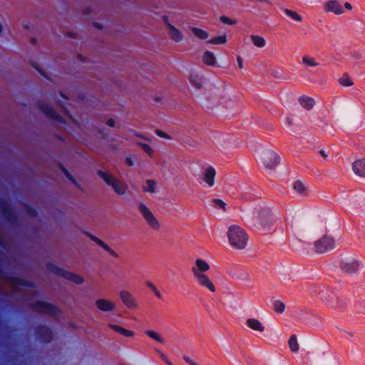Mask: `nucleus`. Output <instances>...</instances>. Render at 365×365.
<instances>
[{
    "instance_id": "obj_1",
    "label": "nucleus",
    "mask_w": 365,
    "mask_h": 365,
    "mask_svg": "<svg viewBox=\"0 0 365 365\" xmlns=\"http://www.w3.org/2000/svg\"><path fill=\"white\" fill-rule=\"evenodd\" d=\"M277 217L269 208H263L258 215L253 218L254 227L263 235H267L274 232V225Z\"/></svg>"
},
{
    "instance_id": "obj_2",
    "label": "nucleus",
    "mask_w": 365,
    "mask_h": 365,
    "mask_svg": "<svg viewBox=\"0 0 365 365\" xmlns=\"http://www.w3.org/2000/svg\"><path fill=\"white\" fill-rule=\"evenodd\" d=\"M248 235L241 227L230 225V245L237 250H243L248 242Z\"/></svg>"
},
{
    "instance_id": "obj_3",
    "label": "nucleus",
    "mask_w": 365,
    "mask_h": 365,
    "mask_svg": "<svg viewBox=\"0 0 365 365\" xmlns=\"http://www.w3.org/2000/svg\"><path fill=\"white\" fill-rule=\"evenodd\" d=\"M46 267L48 270L51 273L57 276L62 277L64 279H66L72 282H74L76 284H81L84 282V279L81 276L67 271L65 269L55 264L48 263Z\"/></svg>"
},
{
    "instance_id": "obj_4",
    "label": "nucleus",
    "mask_w": 365,
    "mask_h": 365,
    "mask_svg": "<svg viewBox=\"0 0 365 365\" xmlns=\"http://www.w3.org/2000/svg\"><path fill=\"white\" fill-rule=\"evenodd\" d=\"M30 307L38 314H46L51 317H56L60 312L57 306L41 300L31 303Z\"/></svg>"
},
{
    "instance_id": "obj_5",
    "label": "nucleus",
    "mask_w": 365,
    "mask_h": 365,
    "mask_svg": "<svg viewBox=\"0 0 365 365\" xmlns=\"http://www.w3.org/2000/svg\"><path fill=\"white\" fill-rule=\"evenodd\" d=\"M97 175L106 182L110 186L114 192L119 195H123L125 193V189L120 185V181L113 175L104 172L101 170L97 171Z\"/></svg>"
},
{
    "instance_id": "obj_6",
    "label": "nucleus",
    "mask_w": 365,
    "mask_h": 365,
    "mask_svg": "<svg viewBox=\"0 0 365 365\" xmlns=\"http://www.w3.org/2000/svg\"><path fill=\"white\" fill-rule=\"evenodd\" d=\"M0 210L4 218L6 221L9 222L15 227L20 225V220L18 215L9 205L8 202L4 198L0 199Z\"/></svg>"
},
{
    "instance_id": "obj_7",
    "label": "nucleus",
    "mask_w": 365,
    "mask_h": 365,
    "mask_svg": "<svg viewBox=\"0 0 365 365\" xmlns=\"http://www.w3.org/2000/svg\"><path fill=\"white\" fill-rule=\"evenodd\" d=\"M36 106L42 113H43L46 116L49 117L55 122L61 124L66 123L65 119L59 113H58L55 109L48 106L46 102L43 101H38L36 102Z\"/></svg>"
},
{
    "instance_id": "obj_8",
    "label": "nucleus",
    "mask_w": 365,
    "mask_h": 365,
    "mask_svg": "<svg viewBox=\"0 0 365 365\" xmlns=\"http://www.w3.org/2000/svg\"><path fill=\"white\" fill-rule=\"evenodd\" d=\"M261 160L265 168L273 170L279 164L280 158L273 150H264L261 153Z\"/></svg>"
},
{
    "instance_id": "obj_9",
    "label": "nucleus",
    "mask_w": 365,
    "mask_h": 365,
    "mask_svg": "<svg viewBox=\"0 0 365 365\" xmlns=\"http://www.w3.org/2000/svg\"><path fill=\"white\" fill-rule=\"evenodd\" d=\"M335 241L332 237L325 235L315 242L316 252L319 254H323L334 250Z\"/></svg>"
},
{
    "instance_id": "obj_10",
    "label": "nucleus",
    "mask_w": 365,
    "mask_h": 365,
    "mask_svg": "<svg viewBox=\"0 0 365 365\" xmlns=\"http://www.w3.org/2000/svg\"><path fill=\"white\" fill-rule=\"evenodd\" d=\"M37 339L42 343H49L52 341L53 334L50 327L44 324L38 325L35 329Z\"/></svg>"
},
{
    "instance_id": "obj_11",
    "label": "nucleus",
    "mask_w": 365,
    "mask_h": 365,
    "mask_svg": "<svg viewBox=\"0 0 365 365\" xmlns=\"http://www.w3.org/2000/svg\"><path fill=\"white\" fill-rule=\"evenodd\" d=\"M215 170L212 167H207L202 173V180L200 183L203 187H211L215 183Z\"/></svg>"
},
{
    "instance_id": "obj_12",
    "label": "nucleus",
    "mask_w": 365,
    "mask_h": 365,
    "mask_svg": "<svg viewBox=\"0 0 365 365\" xmlns=\"http://www.w3.org/2000/svg\"><path fill=\"white\" fill-rule=\"evenodd\" d=\"M209 264L203 259H197L195 265L192 267L191 270L194 277H198L205 274L210 269Z\"/></svg>"
},
{
    "instance_id": "obj_13",
    "label": "nucleus",
    "mask_w": 365,
    "mask_h": 365,
    "mask_svg": "<svg viewBox=\"0 0 365 365\" xmlns=\"http://www.w3.org/2000/svg\"><path fill=\"white\" fill-rule=\"evenodd\" d=\"M6 279L13 285L21 287L35 288L36 285L34 282L28 281L19 277L8 275Z\"/></svg>"
},
{
    "instance_id": "obj_14",
    "label": "nucleus",
    "mask_w": 365,
    "mask_h": 365,
    "mask_svg": "<svg viewBox=\"0 0 365 365\" xmlns=\"http://www.w3.org/2000/svg\"><path fill=\"white\" fill-rule=\"evenodd\" d=\"M341 269L347 274L355 273L359 267V262L355 259L344 260L341 262Z\"/></svg>"
},
{
    "instance_id": "obj_15",
    "label": "nucleus",
    "mask_w": 365,
    "mask_h": 365,
    "mask_svg": "<svg viewBox=\"0 0 365 365\" xmlns=\"http://www.w3.org/2000/svg\"><path fill=\"white\" fill-rule=\"evenodd\" d=\"M324 11L326 12H332L336 15H339L344 13L342 6L336 0H331L327 1L324 4Z\"/></svg>"
},
{
    "instance_id": "obj_16",
    "label": "nucleus",
    "mask_w": 365,
    "mask_h": 365,
    "mask_svg": "<svg viewBox=\"0 0 365 365\" xmlns=\"http://www.w3.org/2000/svg\"><path fill=\"white\" fill-rule=\"evenodd\" d=\"M194 278L200 286L207 289L211 292H215V287L207 274H201Z\"/></svg>"
},
{
    "instance_id": "obj_17",
    "label": "nucleus",
    "mask_w": 365,
    "mask_h": 365,
    "mask_svg": "<svg viewBox=\"0 0 365 365\" xmlns=\"http://www.w3.org/2000/svg\"><path fill=\"white\" fill-rule=\"evenodd\" d=\"M85 235L88 237L92 241L96 242L98 245L103 248L106 252L110 253L114 257H118V255L110 247L106 245L102 240L99 239L96 236L91 234L90 232H86Z\"/></svg>"
},
{
    "instance_id": "obj_18",
    "label": "nucleus",
    "mask_w": 365,
    "mask_h": 365,
    "mask_svg": "<svg viewBox=\"0 0 365 365\" xmlns=\"http://www.w3.org/2000/svg\"><path fill=\"white\" fill-rule=\"evenodd\" d=\"M120 299L124 304L129 309H136L138 304L133 296L128 291H121L120 293Z\"/></svg>"
},
{
    "instance_id": "obj_19",
    "label": "nucleus",
    "mask_w": 365,
    "mask_h": 365,
    "mask_svg": "<svg viewBox=\"0 0 365 365\" xmlns=\"http://www.w3.org/2000/svg\"><path fill=\"white\" fill-rule=\"evenodd\" d=\"M96 305L97 308L102 312H111L115 307L113 302L105 299H97L96 301Z\"/></svg>"
},
{
    "instance_id": "obj_20",
    "label": "nucleus",
    "mask_w": 365,
    "mask_h": 365,
    "mask_svg": "<svg viewBox=\"0 0 365 365\" xmlns=\"http://www.w3.org/2000/svg\"><path fill=\"white\" fill-rule=\"evenodd\" d=\"M352 170L356 175L365 178V159L355 160L352 164Z\"/></svg>"
},
{
    "instance_id": "obj_21",
    "label": "nucleus",
    "mask_w": 365,
    "mask_h": 365,
    "mask_svg": "<svg viewBox=\"0 0 365 365\" xmlns=\"http://www.w3.org/2000/svg\"><path fill=\"white\" fill-rule=\"evenodd\" d=\"M247 326L254 331L262 332L264 330V326L257 319L250 318L246 321Z\"/></svg>"
},
{
    "instance_id": "obj_22",
    "label": "nucleus",
    "mask_w": 365,
    "mask_h": 365,
    "mask_svg": "<svg viewBox=\"0 0 365 365\" xmlns=\"http://www.w3.org/2000/svg\"><path fill=\"white\" fill-rule=\"evenodd\" d=\"M108 327L113 331L126 337H133L135 333L133 331L126 329L125 328L114 324H108Z\"/></svg>"
},
{
    "instance_id": "obj_23",
    "label": "nucleus",
    "mask_w": 365,
    "mask_h": 365,
    "mask_svg": "<svg viewBox=\"0 0 365 365\" xmlns=\"http://www.w3.org/2000/svg\"><path fill=\"white\" fill-rule=\"evenodd\" d=\"M299 103L304 108L309 110L314 107L315 101L312 98L302 96L299 98Z\"/></svg>"
},
{
    "instance_id": "obj_24",
    "label": "nucleus",
    "mask_w": 365,
    "mask_h": 365,
    "mask_svg": "<svg viewBox=\"0 0 365 365\" xmlns=\"http://www.w3.org/2000/svg\"><path fill=\"white\" fill-rule=\"evenodd\" d=\"M190 83L197 90L202 88L203 85V78L197 73H192L190 75Z\"/></svg>"
},
{
    "instance_id": "obj_25",
    "label": "nucleus",
    "mask_w": 365,
    "mask_h": 365,
    "mask_svg": "<svg viewBox=\"0 0 365 365\" xmlns=\"http://www.w3.org/2000/svg\"><path fill=\"white\" fill-rule=\"evenodd\" d=\"M168 27L170 30V37L173 41L175 42H180L182 40L183 36L180 30L170 24H168Z\"/></svg>"
},
{
    "instance_id": "obj_26",
    "label": "nucleus",
    "mask_w": 365,
    "mask_h": 365,
    "mask_svg": "<svg viewBox=\"0 0 365 365\" xmlns=\"http://www.w3.org/2000/svg\"><path fill=\"white\" fill-rule=\"evenodd\" d=\"M60 170L62 171V173L66 175V177L71 182H73L78 189L82 190L81 185L79 183L76 181V180L74 178V177L69 173V171L64 167V165L59 163L58 164Z\"/></svg>"
},
{
    "instance_id": "obj_27",
    "label": "nucleus",
    "mask_w": 365,
    "mask_h": 365,
    "mask_svg": "<svg viewBox=\"0 0 365 365\" xmlns=\"http://www.w3.org/2000/svg\"><path fill=\"white\" fill-rule=\"evenodd\" d=\"M202 61L205 64L208 66H214L216 59L212 52L206 51L202 56Z\"/></svg>"
},
{
    "instance_id": "obj_28",
    "label": "nucleus",
    "mask_w": 365,
    "mask_h": 365,
    "mask_svg": "<svg viewBox=\"0 0 365 365\" xmlns=\"http://www.w3.org/2000/svg\"><path fill=\"white\" fill-rule=\"evenodd\" d=\"M250 38L252 43L257 47L262 48L266 44L265 39L261 36L251 35Z\"/></svg>"
},
{
    "instance_id": "obj_29",
    "label": "nucleus",
    "mask_w": 365,
    "mask_h": 365,
    "mask_svg": "<svg viewBox=\"0 0 365 365\" xmlns=\"http://www.w3.org/2000/svg\"><path fill=\"white\" fill-rule=\"evenodd\" d=\"M289 346L292 352H297L299 349V344L297 342V336L295 334H292L288 341Z\"/></svg>"
},
{
    "instance_id": "obj_30",
    "label": "nucleus",
    "mask_w": 365,
    "mask_h": 365,
    "mask_svg": "<svg viewBox=\"0 0 365 365\" xmlns=\"http://www.w3.org/2000/svg\"><path fill=\"white\" fill-rule=\"evenodd\" d=\"M340 85L344 87H349L354 85V82L350 76L346 73H344L343 76L339 80Z\"/></svg>"
},
{
    "instance_id": "obj_31",
    "label": "nucleus",
    "mask_w": 365,
    "mask_h": 365,
    "mask_svg": "<svg viewBox=\"0 0 365 365\" xmlns=\"http://www.w3.org/2000/svg\"><path fill=\"white\" fill-rule=\"evenodd\" d=\"M283 11L287 16L290 17L294 21L297 22L302 21V17L297 12L288 9H283Z\"/></svg>"
},
{
    "instance_id": "obj_32",
    "label": "nucleus",
    "mask_w": 365,
    "mask_h": 365,
    "mask_svg": "<svg viewBox=\"0 0 365 365\" xmlns=\"http://www.w3.org/2000/svg\"><path fill=\"white\" fill-rule=\"evenodd\" d=\"M23 207L26 214L29 217H35L38 215V211L29 203H24Z\"/></svg>"
},
{
    "instance_id": "obj_33",
    "label": "nucleus",
    "mask_w": 365,
    "mask_h": 365,
    "mask_svg": "<svg viewBox=\"0 0 365 365\" xmlns=\"http://www.w3.org/2000/svg\"><path fill=\"white\" fill-rule=\"evenodd\" d=\"M139 211L145 220L151 217L153 214L144 203H140Z\"/></svg>"
},
{
    "instance_id": "obj_34",
    "label": "nucleus",
    "mask_w": 365,
    "mask_h": 365,
    "mask_svg": "<svg viewBox=\"0 0 365 365\" xmlns=\"http://www.w3.org/2000/svg\"><path fill=\"white\" fill-rule=\"evenodd\" d=\"M156 182L153 180H147L146 186L143 187L144 192L153 193L155 192Z\"/></svg>"
},
{
    "instance_id": "obj_35",
    "label": "nucleus",
    "mask_w": 365,
    "mask_h": 365,
    "mask_svg": "<svg viewBox=\"0 0 365 365\" xmlns=\"http://www.w3.org/2000/svg\"><path fill=\"white\" fill-rule=\"evenodd\" d=\"M145 334L160 344L165 343L164 339L160 336L159 334H158L155 331L148 330L145 331Z\"/></svg>"
},
{
    "instance_id": "obj_36",
    "label": "nucleus",
    "mask_w": 365,
    "mask_h": 365,
    "mask_svg": "<svg viewBox=\"0 0 365 365\" xmlns=\"http://www.w3.org/2000/svg\"><path fill=\"white\" fill-rule=\"evenodd\" d=\"M293 188L294 190L299 194L300 195H304L305 194L306 192V187L304 185V184L299 181V180H296L294 182V185H293Z\"/></svg>"
},
{
    "instance_id": "obj_37",
    "label": "nucleus",
    "mask_w": 365,
    "mask_h": 365,
    "mask_svg": "<svg viewBox=\"0 0 365 365\" xmlns=\"http://www.w3.org/2000/svg\"><path fill=\"white\" fill-rule=\"evenodd\" d=\"M192 31L197 37L200 39H206L209 36L208 33L201 29L192 28Z\"/></svg>"
},
{
    "instance_id": "obj_38",
    "label": "nucleus",
    "mask_w": 365,
    "mask_h": 365,
    "mask_svg": "<svg viewBox=\"0 0 365 365\" xmlns=\"http://www.w3.org/2000/svg\"><path fill=\"white\" fill-rule=\"evenodd\" d=\"M145 221L152 229L158 230L160 228V224L154 215L146 219Z\"/></svg>"
},
{
    "instance_id": "obj_39",
    "label": "nucleus",
    "mask_w": 365,
    "mask_h": 365,
    "mask_svg": "<svg viewBox=\"0 0 365 365\" xmlns=\"http://www.w3.org/2000/svg\"><path fill=\"white\" fill-rule=\"evenodd\" d=\"M273 307L276 312L282 314V312H284L285 304L284 302L279 300H275L273 302Z\"/></svg>"
},
{
    "instance_id": "obj_40",
    "label": "nucleus",
    "mask_w": 365,
    "mask_h": 365,
    "mask_svg": "<svg viewBox=\"0 0 365 365\" xmlns=\"http://www.w3.org/2000/svg\"><path fill=\"white\" fill-rule=\"evenodd\" d=\"M303 63L306 64L307 66H317L319 63L315 61V59L312 57H309L304 56L302 57Z\"/></svg>"
},
{
    "instance_id": "obj_41",
    "label": "nucleus",
    "mask_w": 365,
    "mask_h": 365,
    "mask_svg": "<svg viewBox=\"0 0 365 365\" xmlns=\"http://www.w3.org/2000/svg\"><path fill=\"white\" fill-rule=\"evenodd\" d=\"M227 41V36L226 35L219 36L217 37H215L212 39H210L207 43H212V44H221L223 43H225Z\"/></svg>"
},
{
    "instance_id": "obj_42",
    "label": "nucleus",
    "mask_w": 365,
    "mask_h": 365,
    "mask_svg": "<svg viewBox=\"0 0 365 365\" xmlns=\"http://www.w3.org/2000/svg\"><path fill=\"white\" fill-rule=\"evenodd\" d=\"M212 205L215 208H222L223 210H226L227 204L220 199H215L212 200Z\"/></svg>"
},
{
    "instance_id": "obj_43",
    "label": "nucleus",
    "mask_w": 365,
    "mask_h": 365,
    "mask_svg": "<svg viewBox=\"0 0 365 365\" xmlns=\"http://www.w3.org/2000/svg\"><path fill=\"white\" fill-rule=\"evenodd\" d=\"M138 145L142 148L143 151L148 154L149 155H151L153 153V149L148 144L144 143H138Z\"/></svg>"
},
{
    "instance_id": "obj_44",
    "label": "nucleus",
    "mask_w": 365,
    "mask_h": 365,
    "mask_svg": "<svg viewBox=\"0 0 365 365\" xmlns=\"http://www.w3.org/2000/svg\"><path fill=\"white\" fill-rule=\"evenodd\" d=\"M355 309L358 312L365 314V302H357L355 305Z\"/></svg>"
},
{
    "instance_id": "obj_45",
    "label": "nucleus",
    "mask_w": 365,
    "mask_h": 365,
    "mask_svg": "<svg viewBox=\"0 0 365 365\" xmlns=\"http://www.w3.org/2000/svg\"><path fill=\"white\" fill-rule=\"evenodd\" d=\"M31 66L35 68V69L41 74L42 75L43 77L45 78H47V75L46 73H45V71L39 67V66L38 65L37 63H34V62H32L31 63Z\"/></svg>"
},
{
    "instance_id": "obj_46",
    "label": "nucleus",
    "mask_w": 365,
    "mask_h": 365,
    "mask_svg": "<svg viewBox=\"0 0 365 365\" xmlns=\"http://www.w3.org/2000/svg\"><path fill=\"white\" fill-rule=\"evenodd\" d=\"M155 133L159 137H161V138H166V139H170V137L166 133H165L164 131H163L161 130L157 129L155 130Z\"/></svg>"
},
{
    "instance_id": "obj_47",
    "label": "nucleus",
    "mask_w": 365,
    "mask_h": 365,
    "mask_svg": "<svg viewBox=\"0 0 365 365\" xmlns=\"http://www.w3.org/2000/svg\"><path fill=\"white\" fill-rule=\"evenodd\" d=\"M182 358H183L184 361L190 365H200L198 363H197L195 361H193L192 359H191L187 355H183Z\"/></svg>"
},
{
    "instance_id": "obj_48",
    "label": "nucleus",
    "mask_w": 365,
    "mask_h": 365,
    "mask_svg": "<svg viewBox=\"0 0 365 365\" xmlns=\"http://www.w3.org/2000/svg\"><path fill=\"white\" fill-rule=\"evenodd\" d=\"M237 67H238V68L240 69V70L242 69V68H243V60H242V58L240 56H238L237 57Z\"/></svg>"
},
{
    "instance_id": "obj_49",
    "label": "nucleus",
    "mask_w": 365,
    "mask_h": 365,
    "mask_svg": "<svg viewBox=\"0 0 365 365\" xmlns=\"http://www.w3.org/2000/svg\"><path fill=\"white\" fill-rule=\"evenodd\" d=\"M106 124L109 126V127H114L115 125V120L113 119V118H110L107 120V123Z\"/></svg>"
},
{
    "instance_id": "obj_50",
    "label": "nucleus",
    "mask_w": 365,
    "mask_h": 365,
    "mask_svg": "<svg viewBox=\"0 0 365 365\" xmlns=\"http://www.w3.org/2000/svg\"><path fill=\"white\" fill-rule=\"evenodd\" d=\"M125 163L128 165V166H132L133 165V161L132 160V158L130 157H127L125 158Z\"/></svg>"
},
{
    "instance_id": "obj_51",
    "label": "nucleus",
    "mask_w": 365,
    "mask_h": 365,
    "mask_svg": "<svg viewBox=\"0 0 365 365\" xmlns=\"http://www.w3.org/2000/svg\"><path fill=\"white\" fill-rule=\"evenodd\" d=\"M153 293L155 294V295L160 299H163V295L160 294V292L158 291V289H156Z\"/></svg>"
},
{
    "instance_id": "obj_52",
    "label": "nucleus",
    "mask_w": 365,
    "mask_h": 365,
    "mask_svg": "<svg viewBox=\"0 0 365 365\" xmlns=\"http://www.w3.org/2000/svg\"><path fill=\"white\" fill-rule=\"evenodd\" d=\"M222 22L225 24H228V16H222L220 17Z\"/></svg>"
},
{
    "instance_id": "obj_53",
    "label": "nucleus",
    "mask_w": 365,
    "mask_h": 365,
    "mask_svg": "<svg viewBox=\"0 0 365 365\" xmlns=\"http://www.w3.org/2000/svg\"><path fill=\"white\" fill-rule=\"evenodd\" d=\"M344 7L348 10H351L352 9V6L349 2H346L344 4Z\"/></svg>"
},
{
    "instance_id": "obj_54",
    "label": "nucleus",
    "mask_w": 365,
    "mask_h": 365,
    "mask_svg": "<svg viewBox=\"0 0 365 365\" xmlns=\"http://www.w3.org/2000/svg\"><path fill=\"white\" fill-rule=\"evenodd\" d=\"M99 133L102 135V137L105 139H106L108 137V134L107 133H105L104 131L102 130H100L99 131Z\"/></svg>"
},
{
    "instance_id": "obj_55",
    "label": "nucleus",
    "mask_w": 365,
    "mask_h": 365,
    "mask_svg": "<svg viewBox=\"0 0 365 365\" xmlns=\"http://www.w3.org/2000/svg\"><path fill=\"white\" fill-rule=\"evenodd\" d=\"M93 26L95 27H96L97 29H103V26L101 24L97 23V22H94L93 23Z\"/></svg>"
},
{
    "instance_id": "obj_56",
    "label": "nucleus",
    "mask_w": 365,
    "mask_h": 365,
    "mask_svg": "<svg viewBox=\"0 0 365 365\" xmlns=\"http://www.w3.org/2000/svg\"><path fill=\"white\" fill-rule=\"evenodd\" d=\"M319 154L324 157V158H327V154L326 153L325 150H319Z\"/></svg>"
},
{
    "instance_id": "obj_57",
    "label": "nucleus",
    "mask_w": 365,
    "mask_h": 365,
    "mask_svg": "<svg viewBox=\"0 0 365 365\" xmlns=\"http://www.w3.org/2000/svg\"><path fill=\"white\" fill-rule=\"evenodd\" d=\"M134 135L136 136V137H138V138H143V139H145V137L140 134V133H138L137 132H135Z\"/></svg>"
},
{
    "instance_id": "obj_58",
    "label": "nucleus",
    "mask_w": 365,
    "mask_h": 365,
    "mask_svg": "<svg viewBox=\"0 0 365 365\" xmlns=\"http://www.w3.org/2000/svg\"><path fill=\"white\" fill-rule=\"evenodd\" d=\"M153 285H154V284H153L151 282H150V281L146 282V286L148 287H149L150 289L153 287Z\"/></svg>"
},
{
    "instance_id": "obj_59",
    "label": "nucleus",
    "mask_w": 365,
    "mask_h": 365,
    "mask_svg": "<svg viewBox=\"0 0 365 365\" xmlns=\"http://www.w3.org/2000/svg\"><path fill=\"white\" fill-rule=\"evenodd\" d=\"M237 23V21L235 20H232L231 19H230V25H234Z\"/></svg>"
},
{
    "instance_id": "obj_60",
    "label": "nucleus",
    "mask_w": 365,
    "mask_h": 365,
    "mask_svg": "<svg viewBox=\"0 0 365 365\" xmlns=\"http://www.w3.org/2000/svg\"><path fill=\"white\" fill-rule=\"evenodd\" d=\"M31 41V43L32 44L34 45V44L36 43V38L33 37Z\"/></svg>"
},
{
    "instance_id": "obj_61",
    "label": "nucleus",
    "mask_w": 365,
    "mask_h": 365,
    "mask_svg": "<svg viewBox=\"0 0 365 365\" xmlns=\"http://www.w3.org/2000/svg\"><path fill=\"white\" fill-rule=\"evenodd\" d=\"M230 275H232L233 277H239L235 273H232L230 270Z\"/></svg>"
},
{
    "instance_id": "obj_62",
    "label": "nucleus",
    "mask_w": 365,
    "mask_h": 365,
    "mask_svg": "<svg viewBox=\"0 0 365 365\" xmlns=\"http://www.w3.org/2000/svg\"><path fill=\"white\" fill-rule=\"evenodd\" d=\"M240 108H241L240 103H237L236 112H238L240 110Z\"/></svg>"
},
{
    "instance_id": "obj_63",
    "label": "nucleus",
    "mask_w": 365,
    "mask_h": 365,
    "mask_svg": "<svg viewBox=\"0 0 365 365\" xmlns=\"http://www.w3.org/2000/svg\"><path fill=\"white\" fill-rule=\"evenodd\" d=\"M157 289V287L155 286V285H153V287L150 288V289L154 292L155 289Z\"/></svg>"
},
{
    "instance_id": "obj_64",
    "label": "nucleus",
    "mask_w": 365,
    "mask_h": 365,
    "mask_svg": "<svg viewBox=\"0 0 365 365\" xmlns=\"http://www.w3.org/2000/svg\"><path fill=\"white\" fill-rule=\"evenodd\" d=\"M78 58L79 60H83V56H82V55H81V54H78Z\"/></svg>"
}]
</instances>
